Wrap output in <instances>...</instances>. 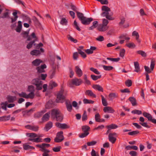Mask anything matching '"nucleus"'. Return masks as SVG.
<instances>
[{"label":"nucleus","instance_id":"e2e57ef3","mask_svg":"<svg viewBox=\"0 0 156 156\" xmlns=\"http://www.w3.org/2000/svg\"><path fill=\"white\" fill-rule=\"evenodd\" d=\"M126 85L128 87H130L132 85V82L130 80H127L125 82Z\"/></svg>","mask_w":156,"mask_h":156},{"label":"nucleus","instance_id":"09e8293b","mask_svg":"<svg viewBox=\"0 0 156 156\" xmlns=\"http://www.w3.org/2000/svg\"><path fill=\"white\" fill-rule=\"evenodd\" d=\"M155 60L154 59H152L151 61V63L150 65V68L151 70H153L154 66L155 65Z\"/></svg>","mask_w":156,"mask_h":156},{"label":"nucleus","instance_id":"dca6fc26","mask_svg":"<svg viewBox=\"0 0 156 156\" xmlns=\"http://www.w3.org/2000/svg\"><path fill=\"white\" fill-rule=\"evenodd\" d=\"M25 127L28 129L34 131H38L39 129V127L37 126H31L28 125L25 126Z\"/></svg>","mask_w":156,"mask_h":156},{"label":"nucleus","instance_id":"338daca9","mask_svg":"<svg viewBox=\"0 0 156 156\" xmlns=\"http://www.w3.org/2000/svg\"><path fill=\"white\" fill-rule=\"evenodd\" d=\"M67 38L69 40H70L71 41L75 43H76L77 41L76 39H74L69 35L67 36Z\"/></svg>","mask_w":156,"mask_h":156},{"label":"nucleus","instance_id":"052dcab7","mask_svg":"<svg viewBox=\"0 0 156 156\" xmlns=\"http://www.w3.org/2000/svg\"><path fill=\"white\" fill-rule=\"evenodd\" d=\"M29 30L27 31H23L21 34L23 36V37L24 38H26L28 36L29 34Z\"/></svg>","mask_w":156,"mask_h":156},{"label":"nucleus","instance_id":"412c9836","mask_svg":"<svg viewBox=\"0 0 156 156\" xmlns=\"http://www.w3.org/2000/svg\"><path fill=\"white\" fill-rule=\"evenodd\" d=\"M134 64L135 69L134 71L137 73H138L140 71V68L139 66V64L137 62H134Z\"/></svg>","mask_w":156,"mask_h":156},{"label":"nucleus","instance_id":"7ed1b4c3","mask_svg":"<svg viewBox=\"0 0 156 156\" xmlns=\"http://www.w3.org/2000/svg\"><path fill=\"white\" fill-rule=\"evenodd\" d=\"M32 83L36 86L37 90H40L42 89L43 82L38 78L33 79Z\"/></svg>","mask_w":156,"mask_h":156},{"label":"nucleus","instance_id":"de8ad7c7","mask_svg":"<svg viewBox=\"0 0 156 156\" xmlns=\"http://www.w3.org/2000/svg\"><path fill=\"white\" fill-rule=\"evenodd\" d=\"M107 128L108 129H115L118 128V126L117 125L115 124H112L111 125L107 126Z\"/></svg>","mask_w":156,"mask_h":156},{"label":"nucleus","instance_id":"bf43d9fd","mask_svg":"<svg viewBox=\"0 0 156 156\" xmlns=\"http://www.w3.org/2000/svg\"><path fill=\"white\" fill-rule=\"evenodd\" d=\"M35 94L34 92H30L28 94H27V98L32 99L34 97Z\"/></svg>","mask_w":156,"mask_h":156},{"label":"nucleus","instance_id":"c9c22d12","mask_svg":"<svg viewBox=\"0 0 156 156\" xmlns=\"http://www.w3.org/2000/svg\"><path fill=\"white\" fill-rule=\"evenodd\" d=\"M82 129L83 132H89L88 131L90 129V127L87 125L83 126H82Z\"/></svg>","mask_w":156,"mask_h":156},{"label":"nucleus","instance_id":"49530a36","mask_svg":"<svg viewBox=\"0 0 156 156\" xmlns=\"http://www.w3.org/2000/svg\"><path fill=\"white\" fill-rule=\"evenodd\" d=\"M101 9L103 12H110L111 11L110 8L106 5L102 6L101 8Z\"/></svg>","mask_w":156,"mask_h":156},{"label":"nucleus","instance_id":"3c124183","mask_svg":"<svg viewBox=\"0 0 156 156\" xmlns=\"http://www.w3.org/2000/svg\"><path fill=\"white\" fill-rule=\"evenodd\" d=\"M26 135H27L29 137L31 138H34L37 136V134L35 133H27Z\"/></svg>","mask_w":156,"mask_h":156},{"label":"nucleus","instance_id":"4468645a","mask_svg":"<svg viewBox=\"0 0 156 156\" xmlns=\"http://www.w3.org/2000/svg\"><path fill=\"white\" fill-rule=\"evenodd\" d=\"M46 68V66L45 64H44L43 65H41L40 66L37 67L36 69L37 70V72L38 73H42L45 72L44 69Z\"/></svg>","mask_w":156,"mask_h":156},{"label":"nucleus","instance_id":"9d476101","mask_svg":"<svg viewBox=\"0 0 156 156\" xmlns=\"http://www.w3.org/2000/svg\"><path fill=\"white\" fill-rule=\"evenodd\" d=\"M60 113V111L58 109H52L51 111V118L53 119H55V118L57 117L58 115Z\"/></svg>","mask_w":156,"mask_h":156},{"label":"nucleus","instance_id":"e433bc0d","mask_svg":"<svg viewBox=\"0 0 156 156\" xmlns=\"http://www.w3.org/2000/svg\"><path fill=\"white\" fill-rule=\"evenodd\" d=\"M35 42L34 41H31L27 45L26 47L28 49L31 48L33 45L34 46L36 45V44L35 43Z\"/></svg>","mask_w":156,"mask_h":156},{"label":"nucleus","instance_id":"9b49d317","mask_svg":"<svg viewBox=\"0 0 156 156\" xmlns=\"http://www.w3.org/2000/svg\"><path fill=\"white\" fill-rule=\"evenodd\" d=\"M109 12H103L101 14V15L102 17H105L107 19L109 20H114L112 17V15L109 13Z\"/></svg>","mask_w":156,"mask_h":156},{"label":"nucleus","instance_id":"c03bdc74","mask_svg":"<svg viewBox=\"0 0 156 156\" xmlns=\"http://www.w3.org/2000/svg\"><path fill=\"white\" fill-rule=\"evenodd\" d=\"M47 76V75L46 74L41 73V74L39 75L38 78H39L40 80H45Z\"/></svg>","mask_w":156,"mask_h":156},{"label":"nucleus","instance_id":"79ce46f5","mask_svg":"<svg viewBox=\"0 0 156 156\" xmlns=\"http://www.w3.org/2000/svg\"><path fill=\"white\" fill-rule=\"evenodd\" d=\"M103 69L106 71H110L113 69V67L111 66H106L103 65L102 66Z\"/></svg>","mask_w":156,"mask_h":156},{"label":"nucleus","instance_id":"6e6d98bb","mask_svg":"<svg viewBox=\"0 0 156 156\" xmlns=\"http://www.w3.org/2000/svg\"><path fill=\"white\" fill-rule=\"evenodd\" d=\"M55 72L56 71L55 69H53L49 73L50 75V78L51 79H52L53 77L55 75Z\"/></svg>","mask_w":156,"mask_h":156},{"label":"nucleus","instance_id":"aec40b11","mask_svg":"<svg viewBox=\"0 0 156 156\" xmlns=\"http://www.w3.org/2000/svg\"><path fill=\"white\" fill-rule=\"evenodd\" d=\"M118 97V94L116 93H112L109 94L108 95L109 100L112 101L115 98H117Z\"/></svg>","mask_w":156,"mask_h":156},{"label":"nucleus","instance_id":"c756f323","mask_svg":"<svg viewBox=\"0 0 156 156\" xmlns=\"http://www.w3.org/2000/svg\"><path fill=\"white\" fill-rule=\"evenodd\" d=\"M129 100L131 102L133 106L136 105V101L135 98L134 97H130L129 98Z\"/></svg>","mask_w":156,"mask_h":156},{"label":"nucleus","instance_id":"b1692460","mask_svg":"<svg viewBox=\"0 0 156 156\" xmlns=\"http://www.w3.org/2000/svg\"><path fill=\"white\" fill-rule=\"evenodd\" d=\"M58 84L55 82L51 81L49 84L48 88L50 89H52L54 87H56L57 86Z\"/></svg>","mask_w":156,"mask_h":156},{"label":"nucleus","instance_id":"58836bf2","mask_svg":"<svg viewBox=\"0 0 156 156\" xmlns=\"http://www.w3.org/2000/svg\"><path fill=\"white\" fill-rule=\"evenodd\" d=\"M101 98L102 102L103 105L105 106H107L108 105V103L106 99L102 95H101Z\"/></svg>","mask_w":156,"mask_h":156},{"label":"nucleus","instance_id":"0e129e2a","mask_svg":"<svg viewBox=\"0 0 156 156\" xmlns=\"http://www.w3.org/2000/svg\"><path fill=\"white\" fill-rule=\"evenodd\" d=\"M61 148L62 147L61 146H58L53 148L52 150L55 152H58L60 151Z\"/></svg>","mask_w":156,"mask_h":156},{"label":"nucleus","instance_id":"f257e3e1","mask_svg":"<svg viewBox=\"0 0 156 156\" xmlns=\"http://www.w3.org/2000/svg\"><path fill=\"white\" fill-rule=\"evenodd\" d=\"M76 14L77 17L81 21V23L83 25H88L93 20L92 18H87L84 16V15L83 13L79 12H76Z\"/></svg>","mask_w":156,"mask_h":156},{"label":"nucleus","instance_id":"a878e982","mask_svg":"<svg viewBox=\"0 0 156 156\" xmlns=\"http://www.w3.org/2000/svg\"><path fill=\"white\" fill-rule=\"evenodd\" d=\"M93 88L96 90L99 91L103 92V88L99 85L95 84L92 86Z\"/></svg>","mask_w":156,"mask_h":156},{"label":"nucleus","instance_id":"cd10ccee","mask_svg":"<svg viewBox=\"0 0 156 156\" xmlns=\"http://www.w3.org/2000/svg\"><path fill=\"white\" fill-rule=\"evenodd\" d=\"M23 149L25 150L34 149L35 148L32 146H30L26 144H23Z\"/></svg>","mask_w":156,"mask_h":156},{"label":"nucleus","instance_id":"5701e85b","mask_svg":"<svg viewBox=\"0 0 156 156\" xmlns=\"http://www.w3.org/2000/svg\"><path fill=\"white\" fill-rule=\"evenodd\" d=\"M96 48L95 47L91 46L90 49H87L85 50V52L88 54H92L93 52V51L96 50Z\"/></svg>","mask_w":156,"mask_h":156},{"label":"nucleus","instance_id":"ea45409f","mask_svg":"<svg viewBox=\"0 0 156 156\" xmlns=\"http://www.w3.org/2000/svg\"><path fill=\"white\" fill-rule=\"evenodd\" d=\"M10 118V115L4 116L0 117V121L9 120Z\"/></svg>","mask_w":156,"mask_h":156},{"label":"nucleus","instance_id":"2f4dec72","mask_svg":"<svg viewBox=\"0 0 156 156\" xmlns=\"http://www.w3.org/2000/svg\"><path fill=\"white\" fill-rule=\"evenodd\" d=\"M17 13L16 11L15 12H14L12 13V15L14 16V18H11V23H13V22H15L17 20V18L18 17V16L17 15Z\"/></svg>","mask_w":156,"mask_h":156},{"label":"nucleus","instance_id":"473e14b6","mask_svg":"<svg viewBox=\"0 0 156 156\" xmlns=\"http://www.w3.org/2000/svg\"><path fill=\"white\" fill-rule=\"evenodd\" d=\"M53 105V102L51 100H49L45 105V107L47 109H50L52 108Z\"/></svg>","mask_w":156,"mask_h":156},{"label":"nucleus","instance_id":"4c0bfd02","mask_svg":"<svg viewBox=\"0 0 156 156\" xmlns=\"http://www.w3.org/2000/svg\"><path fill=\"white\" fill-rule=\"evenodd\" d=\"M55 119L57 121L61 122L63 119V115L62 114L60 113L58 116L56 117Z\"/></svg>","mask_w":156,"mask_h":156},{"label":"nucleus","instance_id":"f03ea898","mask_svg":"<svg viewBox=\"0 0 156 156\" xmlns=\"http://www.w3.org/2000/svg\"><path fill=\"white\" fill-rule=\"evenodd\" d=\"M66 95L64 93V90L62 88L57 94L56 102L57 103H62L64 101Z\"/></svg>","mask_w":156,"mask_h":156},{"label":"nucleus","instance_id":"7c9ffc66","mask_svg":"<svg viewBox=\"0 0 156 156\" xmlns=\"http://www.w3.org/2000/svg\"><path fill=\"white\" fill-rule=\"evenodd\" d=\"M18 23V25L16 29V30L17 32L20 33L21 30L22 28V22L20 21H19Z\"/></svg>","mask_w":156,"mask_h":156},{"label":"nucleus","instance_id":"13d9d810","mask_svg":"<svg viewBox=\"0 0 156 156\" xmlns=\"http://www.w3.org/2000/svg\"><path fill=\"white\" fill-rule=\"evenodd\" d=\"M137 53L143 57H146L147 56V54L144 51L139 50L137 51Z\"/></svg>","mask_w":156,"mask_h":156},{"label":"nucleus","instance_id":"bb28decb","mask_svg":"<svg viewBox=\"0 0 156 156\" xmlns=\"http://www.w3.org/2000/svg\"><path fill=\"white\" fill-rule=\"evenodd\" d=\"M98 22L97 21H94L93 22L92 25L89 27L88 29L89 30H93L94 28L98 27Z\"/></svg>","mask_w":156,"mask_h":156},{"label":"nucleus","instance_id":"a211bd4d","mask_svg":"<svg viewBox=\"0 0 156 156\" xmlns=\"http://www.w3.org/2000/svg\"><path fill=\"white\" fill-rule=\"evenodd\" d=\"M103 111L105 112H108L109 113H113L115 112V110L112 107L107 106L104 108Z\"/></svg>","mask_w":156,"mask_h":156},{"label":"nucleus","instance_id":"39448f33","mask_svg":"<svg viewBox=\"0 0 156 156\" xmlns=\"http://www.w3.org/2000/svg\"><path fill=\"white\" fill-rule=\"evenodd\" d=\"M82 82V81L80 79L75 78L72 80L71 82L69 83L70 86L72 85L75 86H79L80 85Z\"/></svg>","mask_w":156,"mask_h":156},{"label":"nucleus","instance_id":"f704fd0d","mask_svg":"<svg viewBox=\"0 0 156 156\" xmlns=\"http://www.w3.org/2000/svg\"><path fill=\"white\" fill-rule=\"evenodd\" d=\"M66 104L68 111L69 112H71L72 109V107L70 102L66 101Z\"/></svg>","mask_w":156,"mask_h":156},{"label":"nucleus","instance_id":"680f3d73","mask_svg":"<svg viewBox=\"0 0 156 156\" xmlns=\"http://www.w3.org/2000/svg\"><path fill=\"white\" fill-rule=\"evenodd\" d=\"M83 102L85 104H93L94 103V101L91 100H89L86 98H85L83 100Z\"/></svg>","mask_w":156,"mask_h":156},{"label":"nucleus","instance_id":"69168bd1","mask_svg":"<svg viewBox=\"0 0 156 156\" xmlns=\"http://www.w3.org/2000/svg\"><path fill=\"white\" fill-rule=\"evenodd\" d=\"M78 51L79 54H80L83 58H85L86 57V55L84 52L79 49H78Z\"/></svg>","mask_w":156,"mask_h":156},{"label":"nucleus","instance_id":"4be33fe9","mask_svg":"<svg viewBox=\"0 0 156 156\" xmlns=\"http://www.w3.org/2000/svg\"><path fill=\"white\" fill-rule=\"evenodd\" d=\"M85 94L86 95H87L90 97L94 98L96 97V95L94 94L92 91L90 90H86L85 92Z\"/></svg>","mask_w":156,"mask_h":156},{"label":"nucleus","instance_id":"37998d69","mask_svg":"<svg viewBox=\"0 0 156 156\" xmlns=\"http://www.w3.org/2000/svg\"><path fill=\"white\" fill-rule=\"evenodd\" d=\"M7 104L8 103L7 101L1 103V106L2 108L5 110L6 111L7 110L6 106H7Z\"/></svg>","mask_w":156,"mask_h":156},{"label":"nucleus","instance_id":"f3484780","mask_svg":"<svg viewBox=\"0 0 156 156\" xmlns=\"http://www.w3.org/2000/svg\"><path fill=\"white\" fill-rule=\"evenodd\" d=\"M75 71L79 77H80L83 74L81 69L78 66L75 67Z\"/></svg>","mask_w":156,"mask_h":156},{"label":"nucleus","instance_id":"f8f14e48","mask_svg":"<svg viewBox=\"0 0 156 156\" xmlns=\"http://www.w3.org/2000/svg\"><path fill=\"white\" fill-rule=\"evenodd\" d=\"M108 26H105L101 24H99L98 26L97 29L100 32H105L108 29Z\"/></svg>","mask_w":156,"mask_h":156},{"label":"nucleus","instance_id":"4d7b16f0","mask_svg":"<svg viewBox=\"0 0 156 156\" xmlns=\"http://www.w3.org/2000/svg\"><path fill=\"white\" fill-rule=\"evenodd\" d=\"M60 23L62 25H66L68 23V21L66 19L62 18L61 20Z\"/></svg>","mask_w":156,"mask_h":156},{"label":"nucleus","instance_id":"a19ab883","mask_svg":"<svg viewBox=\"0 0 156 156\" xmlns=\"http://www.w3.org/2000/svg\"><path fill=\"white\" fill-rule=\"evenodd\" d=\"M40 151L43 152V153L42 154L43 156H51V155H50L48 154L50 152V151L49 150H40Z\"/></svg>","mask_w":156,"mask_h":156},{"label":"nucleus","instance_id":"774afa93","mask_svg":"<svg viewBox=\"0 0 156 156\" xmlns=\"http://www.w3.org/2000/svg\"><path fill=\"white\" fill-rule=\"evenodd\" d=\"M91 156H99V155L98 153V152H96V151L94 149H92L91 152Z\"/></svg>","mask_w":156,"mask_h":156},{"label":"nucleus","instance_id":"20e7f679","mask_svg":"<svg viewBox=\"0 0 156 156\" xmlns=\"http://www.w3.org/2000/svg\"><path fill=\"white\" fill-rule=\"evenodd\" d=\"M63 134V132L62 131H60L57 133L56 136L54 139V141L55 142H61L64 140V137Z\"/></svg>","mask_w":156,"mask_h":156},{"label":"nucleus","instance_id":"6ab92c4d","mask_svg":"<svg viewBox=\"0 0 156 156\" xmlns=\"http://www.w3.org/2000/svg\"><path fill=\"white\" fill-rule=\"evenodd\" d=\"M42 62V61L39 59H36L32 62V64L33 66H37Z\"/></svg>","mask_w":156,"mask_h":156},{"label":"nucleus","instance_id":"c85d7f7f","mask_svg":"<svg viewBox=\"0 0 156 156\" xmlns=\"http://www.w3.org/2000/svg\"><path fill=\"white\" fill-rule=\"evenodd\" d=\"M50 112H47L43 116L42 119L43 121H46L49 119L50 117Z\"/></svg>","mask_w":156,"mask_h":156},{"label":"nucleus","instance_id":"ddd939ff","mask_svg":"<svg viewBox=\"0 0 156 156\" xmlns=\"http://www.w3.org/2000/svg\"><path fill=\"white\" fill-rule=\"evenodd\" d=\"M50 146V144L46 143H43L41 144H37L36 145L37 147L41 148L40 150H48L46 149V148L49 147Z\"/></svg>","mask_w":156,"mask_h":156},{"label":"nucleus","instance_id":"72a5a7b5","mask_svg":"<svg viewBox=\"0 0 156 156\" xmlns=\"http://www.w3.org/2000/svg\"><path fill=\"white\" fill-rule=\"evenodd\" d=\"M32 20L35 25L39 26L41 25V23L35 16H34L33 17Z\"/></svg>","mask_w":156,"mask_h":156},{"label":"nucleus","instance_id":"393cba45","mask_svg":"<svg viewBox=\"0 0 156 156\" xmlns=\"http://www.w3.org/2000/svg\"><path fill=\"white\" fill-rule=\"evenodd\" d=\"M52 122L50 121L49 122L46 124L44 129L47 131L52 127Z\"/></svg>","mask_w":156,"mask_h":156},{"label":"nucleus","instance_id":"2eb2a0df","mask_svg":"<svg viewBox=\"0 0 156 156\" xmlns=\"http://www.w3.org/2000/svg\"><path fill=\"white\" fill-rule=\"evenodd\" d=\"M6 99L7 100L8 103H13L16 100V96L8 95L6 97Z\"/></svg>","mask_w":156,"mask_h":156},{"label":"nucleus","instance_id":"6e6552de","mask_svg":"<svg viewBox=\"0 0 156 156\" xmlns=\"http://www.w3.org/2000/svg\"><path fill=\"white\" fill-rule=\"evenodd\" d=\"M143 115L144 116L147 118L149 121L151 122L154 123L156 124V119H153L152 116L150 114L146 112H144L143 113Z\"/></svg>","mask_w":156,"mask_h":156},{"label":"nucleus","instance_id":"603ef678","mask_svg":"<svg viewBox=\"0 0 156 156\" xmlns=\"http://www.w3.org/2000/svg\"><path fill=\"white\" fill-rule=\"evenodd\" d=\"M100 115L98 113H97L95 115V118L96 121L100 122Z\"/></svg>","mask_w":156,"mask_h":156},{"label":"nucleus","instance_id":"1a4fd4ad","mask_svg":"<svg viewBox=\"0 0 156 156\" xmlns=\"http://www.w3.org/2000/svg\"><path fill=\"white\" fill-rule=\"evenodd\" d=\"M44 52V49L43 48H41L40 49V51L37 49H34L32 50L30 52V54L33 56L35 55L37 56L40 55L41 53H43Z\"/></svg>","mask_w":156,"mask_h":156},{"label":"nucleus","instance_id":"5fc2aeb1","mask_svg":"<svg viewBox=\"0 0 156 156\" xmlns=\"http://www.w3.org/2000/svg\"><path fill=\"white\" fill-rule=\"evenodd\" d=\"M107 59L110 60L112 62H118L120 60V58H113L108 57L107 58Z\"/></svg>","mask_w":156,"mask_h":156},{"label":"nucleus","instance_id":"864d4df0","mask_svg":"<svg viewBox=\"0 0 156 156\" xmlns=\"http://www.w3.org/2000/svg\"><path fill=\"white\" fill-rule=\"evenodd\" d=\"M97 143L96 141L93 140L90 142H87V144L88 146H90L95 145Z\"/></svg>","mask_w":156,"mask_h":156},{"label":"nucleus","instance_id":"423d86ee","mask_svg":"<svg viewBox=\"0 0 156 156\" xmlns=\"http://www.w3.org/2000/svg\"><path fill=\"white\" fill-rule=\"evenodd\" d=\"M117 134L115 133H110L108 135V139L109 141L112 144H114L116 141V137Z\"/></svg>","mask_w":156,"mask_h":156},{"label":"nucleus","instance_id":"0eeeda50","mask_svg":"<svg viewBox=\"0 0 156 156\" xmlns=\"http://www.w3.org/2000/svg\"><path fill=\"white\" fill-rule=\"evenodd\" d=\"M56 127L61 129H69L70 126L66 123H61L58 122H56L55 123Z\"/></svg>","mask_w":156,"mask_h":156},{"label":"nucleus","instance_id":"8fccbe9b","mask_svg":"<svg viewBox=\"0 0 156 156\" xmlns=\"http://www.w3.org/2000/svg\"><path fill=\"white\" fill-rule=\"evenodd\" d=\"M91 79L94 80H96L100 79L101 77V75L95 76L94 75H91L90 76Z\"/></svg>","mask_w":156,"mask_h":156},{"label":"nucleus","instance_id":"a18cd8bd","mask_svg":"<svg viewBox=\"0 0 156 156\" xmlns=\"http://www.w3.org/2000/svg\"><path fill=\"white\" fill-rule=\"evenodd\" d=\"M88 119L87 115L85 111H84L82 115V121H85L87 120Z\"/></svg>","mask_w":156,"mask_h":156}]
</instances>
